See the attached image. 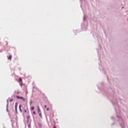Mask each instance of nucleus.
<instances>
[{
    "instance_id": "f257e3e1",
    "label": "nucleus",
    "mask_w": 128,
    "mask_h": 128,
    "mask_svg": "<svg viewBox=\"0 0 128 128\" xmlns=\"http://www.w3.org/2000/svg\"><path fill=\"white\" fill-rule=\"evenodd\" d=\"M16 98H18V100H22L24 102H26V98H24L23 97L20 96H16Z\"/></svg>"
},
{
    "instance_id": "f03ea898",
    "label": "nucleus",
    "mask_w": 128,
    "mask_h": 128,
    "mask_svg": "<svg viewBox=\"0 0 128 128\" xmlns=\"http://www.w3.org/2000/svg\"><path fill=\"white\" fill-rule=\"evenodd\" d=\"M18 102H16V104H15V110H16V112H18Z\"/></svg>"
},
{
    "instance_id": "7ed1b4c3",
    "label": "nucleus",
    "mask_w": 128,
    "mask_h": 128,
    "mask_svg": "<svg viewBox=\"0 0 128 128\" xmlns=\"http://www.w3.org/2000/svg\"><path fill=\"white\" fill-rule=\"evenodd\" d=\"M18 82H21V84H22V78H20Z\"/></svg>"
},
{
    "instance_id": "20e7f679",
    "label": "nucleus",
    "mask_w": 128,
    "mask_h": 128,
    "mask_svg": "<svg viewBox=\"0 0 128 128\" xmlns=\"http://www.w3.org/2000/svg\"><path fill=\"white\" fill-rule=\"evenodd\" d=\"M19 108H20V112H22V105L19 106Z\"/></svg>"
},
{
    "instance_id": "39448f33",
    "label": "nucleus",
    "mask_w": 128,
    "mask_h": 128,
    "mask_svg": "<svg viewBox=\"0 0 128 128\" xmlns=\"http://www.w3.org/2000/svg\"><path fill=\"white\" fill-rule=\"evenodd\" d=\"M12 55H10L8 57V60H12Z\"/></svg>"
},
{
    "instance_id": "423d86ee",
    "label": "nucleus",
    "mask_w": 128,
    "mask_h": 128,
    "mask_svg": "<svg viewBox=\"0 0 128 128\" xmlns=\"http://www.w3.org/2000/svg\"><path fill=\"white\" fill-rule=\"evenodd\" d=\"M38 114H40V112H42V111H40V107H38Z\"/></svg>"
},
{
    "instance_id": "0eeeda50",
    "label": "nucleus",
    "mask_w": 128,
    "mask_h": 128,
    "mask_svg": "<svg viewBox=\"0 0 128 128\" xmlns=\"http://www.w3.org/2000/svg\"><path fill=\"white\" fill-rule=\"evenodd\" d=\"M30 118V116H27V118H28V122L30 120H29Z\"/></svg>"
},
{
    "instance_id": "6e6552de",
    "label": "nucleus",
    "mask_w": 128,
    "mask_h": 128,
    "mask_svg": "<svg viewBox=\"0 0 128 128\" xmlns=\"http://www.w3.org/2000/svg\"><path fill=\"white\" fill-rule=\"evenodd\" d=\"M31 110H34V107L32 106V107L31 108Z\"/></svg>"
},
{
    "instance_id": "1a4fd4ad",
    "label": "nucleus",
    "mask_w": 128,
    "mask_h": 128,
    "mask_svg": "<svg viewBox=\"0 0 128 128\" xmlns=\"http://www.w3.org/2000/svg\"><path fill=\"white\" fill-rule=\"evenodd\" d=\"M39 114H40V118H42V112L39 113Z\"/></svg>"
},
{
    "instance_id": "9d476101",
    "label": "nucleus",
    "mask_w": 128,
    "mask_h": 128,
    "mask_svg": "<svg viewBox=\"0 0 128 128\" xmlns=\"http://www.w3.org/2000/svg\"><path fill=\"white\" fill-rule=\"evenodd\" d=\"M28 128H30V124H28Z\"/></svg>"
},
{
    "instance_id": "9b49d317",
    "label": "nucleus",
    "mask_w": 128,
    "mask_h": 128,
    "mask_svg": "<svg viewBox=\"0 0 128 128\" xmlns=\"http://www.w3.org/2000/svg\"><path fill=\"white\" fill-rule=\"evenodd\" d=\"M33 114H36V112H34V111L33 112Z\"/></svg>"
},
{
    "instance_id": "f8f14e48",
    "label": "nucleus",
    "mask_w": 128,
    "mask_h": 128,
    "mask_svg": "<svg viewBox=\"0 0 128 128\" xmlns=\"http://www.w3.org/2000/svg\"><path fill=\"white\" fill-rule=\"evenodd\" d=\"M13 100L12 99H11L10 100V102H12Z\"/></svg>"
},
{
    "instance_id": "ddd939ff",
    "label": "nucleus",
    "mask_w": 128,
    "mask_h": 128,
    "mask_svg": "<svg viewBox=\"0 0 128 128\" xmlns=\"http://www.w3.org/2000/svg\"><path fill=\"white\" fill-rule=\"evenodd\" d=\"M46 110H50V108H47Z\"/></svg>"
},
{
    "instance_id": "4468645a",
    "label": "nucleus",
    "mask_w": 128,
    "mask_h": 128,
    "mask_svg": "<svg viewBox=\"0 0 128 128\" xmlns=\"http://www.w3.org/2000/svg\"><path fill=\"white\" fill-rule=\"evenodd\" d=\"M26 94H28V91H26Z\"/></svg>"
},
{
    "instance_id": "2eb2a0df",
    "label": "nucleus",
    "mask_w": 128,
    "mask_h": 128,
    "mask_svg": "<svg viewBox=\"0 0 128 128\" xmlns=\"http://www.w3.org/2000/svg\"><path fill=\"white\" fill-rule=\"evenodd\" d=\"M44 108H46V105H45V106H44Z\"/></svg>"
},
{
    "instance_id": "dca6fc26",
    "label": "nucleus",
    "mask_w": 128,
    "mask_h": 128,
    "mask_svg": "<svg viewBox=\"0 0 128 128\" xmlns=\"http://www.w3.org/2000/svg\"><path fill=\"white\" fill-rule=\"evenodd\" d=\"M24 112H26V110H24Z\"/></svg>"
},
{
    "instance_id": "f3484780",
    "label": "nucleus",
    "mask_w": 128,
    "mask_h": 128,
    "mask_svg": "<svg viewBox=\"0 0 128 128\" xmlns=\"http://www.w3.org/2000/svg\"><path fill=\"white\" fill-rule=\"evenodd\" d=\"M54 128H56V126H54Z\"/></svg>"
},
{
    "instance_id": "a211bd4d",
    "label": "nucleus",
    "mask_w": 128,
    "mask_h": 128,
    "mask_svg": "<svg viewBox=\"0 0 128 128\" xmlns=\"http://www.w3.org/2000/svg\"><path fill=\"white\" fill-rule=\"evenodd\" d=\"M20 86H21V87L22 86V84H20Z\"/></svg>"
},
{
    "instance_id": "6ab92c4d",
    "label": "nucleus",
    "mask_w": 128,
    "mask_h": 128,
    "mask_svg": "<svg viewBox=\"0 0 128 128\" xmlns=\"http://www.w3.org/2000/svg\"><path fill=\"white\" fill-rule=\"evenodd\" d=\"M122 8H124V7H122Z\"/></svg>"
},
{
    "instance_id": "aec40b11",
    "label": "nucleus",
    "mask_w": 128,
    "mask_h": 128,
    "mask_svg": "<svg viewBox=\"0 0 128 128\" xmlns=\"http://www.w3.org/2000/svg\"><path fill=\"white\" fill-rule=\"evenodd\" d=\"M18 94H20V92H18Z\"/></svg>"
}]
</instances>
